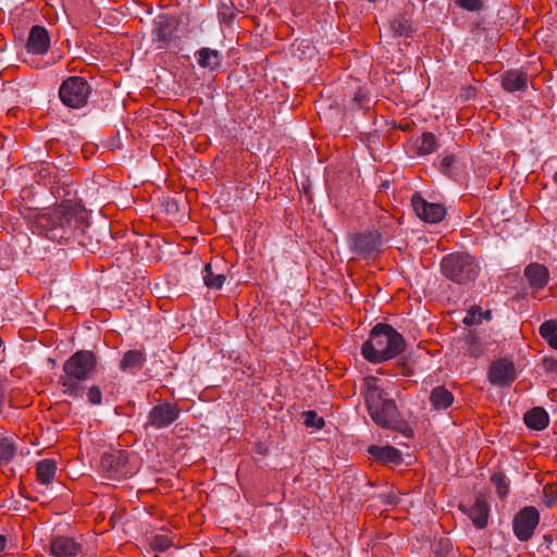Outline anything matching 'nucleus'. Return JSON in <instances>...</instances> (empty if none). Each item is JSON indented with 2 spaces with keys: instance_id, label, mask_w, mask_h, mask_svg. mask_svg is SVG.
<instances>
[{
  "instance_id": "5",
  "label": "nucleus",
  "mask_w": 557,
  "mask_h": 557,
  "mask_svg": "<svg viewBox=\"0 0 557 557\" xmlns=\"http://www.w3.org/2000/svg\"><path fill=\"white\" fill-rule=\"evenodd\" d=\"M441 270L448 280L458 284H467L475 280L479 275L480 267L473 256L457 252L446 255L442 259Z\"/></svg>"
},
{
  "instance_id": "6",
  "label": "nucleus",
  "mask_w": 557,
  "mask_h": 557,
  "mask_svg": "<svg viewBox=\"0 0 557 557\" xmlns=\"http://www.w3.org/2000/svg\"><path fill=\"white\" fill-rule=\"evenodd\" d=\"M90 95V86L78 76H71L65 79L59 89V97L63 104L72 109H79L86 106Z\"/></svg>"
},
{
  "instance_id": "28",
  "label": "nucleus",
  "mask_w": 557,
  "mask_h": 557,
  "mask_svg": "<svg viewBox=\"0 0 557 557\" xmlns=\"http://www.w3.org/2000/svg\"><path fill=\"white\" fill-rule=\"evenodd\" d=\"M418 143V153L421 156L431 154L438 148L437 139L432 133H424Z\"/></svg>"
},
{
  "instance_id": "39",
  "label": "nucleus",
  "mask_w": 557,
  "mask_h": 557,
  "mask_svg": "<svg viewBox=\"0 0 557 557\" xmlns=\"http://www.w3.org/2000/svg\"><path fill=\"white\" fill-rule=\"evenodd\" d=\"M7 539L0 534V554L5 549Z\"/></svg>"
},
{
  "instance_id": "40",
  "label": "nucleus",
  "mask_w": 557,
  "mask_h": 557,
  "mask_svg": "<svg viewBox=\"0 0 557 557\" xmlns=\"http://www.w3.org/2000/svg\"><path fill=\"white\" fill-rule=\"evenodd\" d=\"M433 557H449V556H448V552H444V549H442L441 552H435Z\"/></svg>"
},
{
  "instance_id": "13",
  "label": "nucleus",
  "mask_w": 557,
  "mask_h": 557,
  "mask_svg": "<svg viewBox=\"0 0 557 557\" xmlns=\"http://www.w3.org/2000/svg\"><path fill=\"white\" fill-rule=\"evenodd\" d=\"M50 47V37L42 26H33L26 42V49L33 54H45Z\"/></svg>"
},
{
  "instance_id": "33",
  "label": "nucleus",
  "mask_w": 557,
  "mask_h": 557,
  "mask_svg": "<svg viewBox=\"0 0 557 557\" xmlns=\"http://www.w3.org/2000/svg\"><path fill=\"white\" fill-rule=\"evenodd\" d=\"M492 482L495 485L499 497L503 498V497L507 496L509 490H508V485L505 482V476L502 473L493 474Z\"/></svg>"
},
{
  "instance_id": "18",
  "label": "nucleus",
  "mask_w": 557,
  "mask_h": 557,
  "mask_svg": "<svg viewBox=\"0 0 557 557\" xmlns=\"http://www.w3.org/2000/svg\"><path fill=\"white\" fill-rule=\"evenodd\" d=\"M524 275L532 288L541 289L548 282V270L541 264L532 263L524 270Z\"/></svg>"
},
{
  "instance_id": "22",
  "label": "nucleus",
  "mask_w": 557,
  "mask_h": 557,
  "mask_svg": "<svg viewBox=\"0 0 557 557\" xmlns=\"http://www.w3.org/2000/svg\"><path fill=\"white\" fill-rule=\"evenodd\" d=\"M524 422L529 428L540 431L548 425L549 418L543 408L535 407L525 413Z\"/></svg>"
},
{
  "instance_id": "20",
  "label": "nucleus",
  "mask_w": 557,
  "mask_h": 557,
  "mask_svg": "<svg viewBox=\"0 0 557 557\" xmlns=\"http://www.w3.org/2000/svg\"><path fill=\"white\" fill-rule=\"evenodd\" d=\"M145 361L146 357L144 351L138 349L128 350L124 354L120 362V369L122 371L135 372L144 366Z\"/></svg>"
},
{
  "instance_id": "21",
  "label": "nucleus",
  "mask_w": 557,
  "mask_h": 557,
  "mask_svg": "<svg viewBox=\"0 0 557 557\" xmlns=\"http://www.w3.org/2000/svg\"><path fill=\"white\" fill-rule=\"evenodd\" d=\"M222 63V55L218 50L201 48L198 51V64L210 71L216 70Z\"/></svg>"
},
{
  "instance_id": "26",
  "label": "nucleus",
  "mask_w": 557,
  "mask_h": 557,
  "mask_svg": "<svg viewBox=\"0 0 557 557\" xmlns=\"http://www.w3.org/2000/svg\"><path fill=\"white\" fill-rule=\"evenodd\" d=\"M492 318V313L490 310H482L479 306H472L466 313L463 318V323L466 325H474L480 324L482 321H488Z\"/></svg>"
},
{
  "instance_id": "19",
  "label": "nucleus",
  "mask_w": 557,
  "mask_h": 557,
  "mask_svg": "<svg viewBox=\"0 0 557 557\" xmlns=\"http://www.w3.org/2000/svg\"><path fill=\"white\" fill-rule=\"evenodd\" d=\"M488 505L485 499L476 498L475 503L468 509V516L476 528H484L488 520Z\"/></svg>"
},
{
  "instance_id": "31",
  "label": "nucleus",
  "mask_w": 557,
  "mask_h": 557,
  "mask_svg": "<svg viewBox=\"0 0 557 557\" xmlns=\"http://www.w3.org/2000/svg\"><path fill=\"white\" fill-rule=\"evenodd\" d=\"M14 445L7 438L0 440V459L9 461L14 457Z\"/></svg>"
},
{
  "instance_id": "7",
  "label": "nucleus",
  "mask_w": 557,
  "mask_h": 557,
  "mask_svg": "<svg viewBox=\"0 0 557 557\" xmlns=\"http://www.w3.org/2000/svg\"><path fill=\"white\" fill-rule=\"evenodd\" d=\"M540 521V513L534 507H524L513 518L512 529L520 541H528L532 537Z\"/></svg>"
},
{
  "instance_id": "32",
  "label": "nucleus",
  "mask_w": 557,
  "mask_h": 557,
  "mask_svg": "<svg viewBox=\"0 0 557 557\" xmlns=\"http://www.w3.org/2000/svg\"><path fill=\"white\" fill-rule=\"evenodd\" d=\"M150 546L154 552L162 553L171 546V541L168 536L159 534L152 539Z\"/></svg>"
},
{
  "instance_id": "38",
  "label": "nucleus",
  "mask_w": 557,
  "mask_h": 557,
  "mask_svg": "<svg viewBox=\"0 0 557 557\" xmlns=\"http://www.w3.org/2000/svg\"><path fill=\"white\" fill-rule=\"evenodd\" d=\"M366 98V94L359 89L354 97L355 107L359 108L362 106L363 99Z\"/></svg>"
},
{
  "instance_id": "9",
  "label": "nucleus",
  "mask_w": 557,
  "mask_h": 557,
  "mask_svg": "<svg viewBox=\"0 0 557 557\" xmlns=\"http://www.w3.org/2000/svg\"><path fill=\"white\" fill-rule=\"evenodd\" d=\"M462 350L470 357H481L484 354L494 350L495 342L486 334L469 332L463 337Z\"/></svg>"
},
{
  "instance_id": "10",
  "label": "nucleus",
  "mask_w": 557,
  "mask_h": 557,
  "mask_svg": "<svg viewBox=\"0 0 557 557\" xmlns=\"http://www.w3.org/2000/svg\"><path fill=\"white\" fill-rule=\"evenodd\" d=\"M411 206L416 214L426 223H437L446 213L442 205L428 202L418 194L412 196Z\"/></svg>"
},
{
  "instance_id": "23",
  "label": "nucleus",
  "mask_w": 557,
  "mask_h": 557,
  "mask_svg": "<svg viewBox=\"0 0 557 557\" xmlns=\"http://www.w3.org/2000/svg\"><path fill=\"white\" fill-rule=\"evenodd\" d=\"M430 401L435 409L443 410L453 404L454 396L444 386H436L431 392Z\"/></svg>"
},
{
  "instance_id": "11",
  "label": "nucleus",
  "mask_w": 557,
  "mask_h": 557,
  "mask_svg": "<svg viewBox=\"0 0 557 557\" xmlns=\"http://www.w3.org/2000/svg\"><path fill=\"white\" fill-rule=\"evenodd\" d=\"M516 379L512 362L500 359L492 363L488 371V380L494 385H509Z\"/></svg>"
},
{
  "instance_id": "42",
  "label": "nucleus",
  "mask_w": 557,
  "mask_h": 557,
  "mask_svg": "<svg viewBox=\"0 0 557 557\" xmlns=\"http://www.w3.org/2000/svg\"><path fill=\"white\" fill-rule=\"evenodd\" d=\"M369 2H374L375 0H368Z\"/></svg>"
},
{
  "instance_id": "35",
  "label": "nucleus",
  "mask_w": 557,
  "mask_h": 557,
  "mask_svg": "<svg viewBox=\"0 0 557 557\" xmlns=\"http://www.w3.org/2000/svg\"><path fill=\"white\" fill-rule=\"evenodd\" d=\"M305 424L307 426H314L317 429H321L324 424L322 418L318 417L314 411H308L305 413Z\"/></svg>"
},
{
  "instance_id": "3",
  "label": "nucleus",
  "mask_w": 557,
  "mask_h": 557,
  "mask_svg": "<svg viewBox=\"0 0 557 557\" xmlns=\"http://www.w3.org/2000/svg\"><path fill=\"white\" fill-rule=\"evenodd\" d=\"M405 347L404 337L394 327L380 323L362 344L361 355L372 363H381L398 356Z\"/></svg>"
},
{
  "instance_id": "25",
  "label": "nucleus",
  "mask_w": 557,
  "mask_h": 557,
  "mask_svg": "<svg viewBox=\"0 0 557 557\" xmlns=\"http://www.w3.org/2000/svg\"><path fill=\"white\" fill-rule=\"evenodd\" d=\"M202 278L205 285L211 289L222 288L225 282V276L222 273H214L210 263L205 265L202 270Z\"/></svg>"
},
{
  "instance_id": "34",
  "label": "nucleus",
  "mask_w": 557,
  "mask_h": 557,
  "mask_svg": "<svg viewBox=\"0 0 557 557\" xmlns=\"http://www.w3.org/2000/svg\"><path fill=\"white\" fill-rule=\"evenodd\" d=\"M455 3L469 12H476L483 8V0H456Z\"/></svg>"
},
{
  "instance_id": "8",
  "label": "nucleus",
  "mask_w": 557,
  "mask_h": 557,
  "mask_svg": "<svg viewBox=\"0 0 557 557\" xmlns=\"http://www.w3.org/2000/svg\"><path fill=\"white\" fill-rule=\"evenodd\" d=\"M180 408L170 403H162L154 406L148 416V425L160 430L170 426L180 417Z\"/></svg>"
},
{
  "instance_id": "15",
  "label": "nucleus",
  "mask_w": 557,
  "mask_h": 557,
  "mask_svg": "<svg viewBox=\"0 0 557 557\" xmlns=\"http://www.w3.org/2000/svg\"><path fill=\"white\" fill-rule=\"evenodd\" d=\"M368 453L377 461L384 463L398 465L401 461L400 451L392 446H376L371 445L368 448Z\"/></svg>"
},
{
  "instance_id": "1",
  "label": "nucleus",
  "mask_w": 557,
  "mask_h": 557,
  "mask_svg": "<svg viewBox=\"0 0 557 557\" xmlns=\"http://www.w3.org/2000/svg\"><path fill=\"white\" fill-rule=\"evenodd\" d=\"M86 211L78 203H61L49 212L38 214L34 222L39 234L53 242L75 239L86 227Z\"/></svg>"
},
{
  "instance_id": "16",
  "label": "nucleus",
  "mask_w": 557,
  "mask_h": 557,
  "mask_svg": "<svg viewBox=\"0 0 557 557\" xmlns=\"http://www.w3.org/2000/svg\"><path fill=\"white\" fill-rule=\"evenodd\" d=\"M502 86L509 92L524 90L528 87V76L518 70L508 71L503 75Z\"/></svg>"
},
{
  "instance_id": "29",
  "label": "nucleus",
  "mask_w": 557,
  "mask_h": 557,
  "mask_svg": "<svg viewBox=\"0 0 557 557\" xmlns=\"http://www.w3.org/2000/svg\"><path fill=\"white\" fill-rule=\"evenodd\" d=\"M391 28L398 36H407L411 32V22L406 16H396L391 22Z\"/></svg>"
},
{
  "instance_id": "14",
  "label": "nucleus",
  "mask_w": 557,
  "mask_h": 557,
  "mask_svg": "<svg viewBox=\"0 0 557 557\" xmlns=\"http://www.w3.org/2000/svg\"><path fill=\"white\" fill-rule=\"evenodd\" d=\"M82 546L73 539L60 536L52 540L50 549L55 557H74L81 552Z\"/></svg>"
},
{
  "instance_id": "36",
  "label": "nucleus",
  "mask_w": 557,
  "mask_h": 557,
  "mask_svg": "<svg viewBox=\"0 0 557 557\" xmlns=\"http://www.w3.org/2000/svg\"><path fill=\"white\" fill-rule=\"evenodd\" d=\"M87 398L91 405H100L102 400V393L100 387L92 385L87 392Z\"/></svg>"
},
{
  "instance_id": "2",
  "label": "nucleus",
  "mask_w": 557,
  "mask_h": 557,
  "mask_svg": "<svg viewBox=\"0 0 557 557\" xmlns=\"http://www.w3.org/2000/svg\"><path fill=\"white\" fill-rule=\"evenodd\" d=\"M361 388L373 422L384 429L395 430L409 436L411 431L400 418L396 403L386 392L384 382L375 376H366Z\"/></svg>"
},
{
  "instance_id": "30",
  "label": "nucleus",
  "mask_w": 557,
  "mask_h": 557,
  "mask_svg": "<svg viewBox=\"0 0 557 557\" xmlns=\"http://www.w3.org/2000/svg\"><path fill=\"white\" fill-rule=\"evenodd\" d=\"M543 500L548 507L557 504V483L544 486Z\"/></svg>"
},
{
  "instance_id": "24",
  "label": "nucleus",
  "mask_w": 557,
  "mask_h": 557,
  "mask_svg": "<svg viewBox=\"0 0 557 557\" xmlns=\"http://www.w3.org/2000/svg\"><path fill=\"white\" fill-rule=\"evenodd\" d=\"M57 463L52 459H45L37 463L36 472L40 484L49 485L55 475Z\"/></svg>"
},
{
  "instance_id": "17",
  "label": "nucleus",
  "mask_w": 557,
  "mask_h": 557,
  "mask_svg": "<svg viewBox=\"0 0 557 557\" xmlns=\"http://www.w3.org/2000/svg\"><path fill=\"white\" fill-rule=\"evenodd\" d=\"M152 35L153 40L157 44V48L163 49L169 45V42L172 39L173 26L166 18L160 17L154 22Z\"/></svg>"
},
{
  "instance_id": "37",
  "label": "nucleus",
  "mask_w": 557,
  "mask_h": 557,
  "mask_svg": "<svg viewBox=\"0 0 557 557\" xmlns=\"http://www.w3.org/2000/svg\"><path fill=\"white\" fill-rule=\"evenodd\" d=\"M456 158L453 154H446L442 158L441 166L442 170L447 172L455 164Z\"/></svg>"
},
{
  "instance_id": "27",
  "label": "nucleus",
  "mask_w": 557,
  "mask_h": 557,
  "mask_svg": "<svg viewBox=\"0 0 557 557\" xmlns=\"http://www.w3.org/2000/svg\"><path fill=\"white\" fill-rule=\"evenodd\" d=\"M541 336L548 343V345L557 349V323L554 320L545 321L540 326Z\"/></svg>"
},
{
  "instance_id": "12",
  "label": "nucleus",
  "mask_w": 557,
  "mask_h": 557,
  "mask_svg": "<svg viewBox=\"0 0 557 557\" xmlns=\"http://www.w3.org/2000/svg\"><path fill=\"white\" fill-rule=\"evenodd\" d=\"M381 245V236L376 233L356 234L351 238V248L363 257L372 256Z\"/></svg>"
},
{
  "instance_id": "4",
  "label": "nucleus",
  "mask_w": 557,
  "mask_h": 557,
  "mask_svg": "<svg viewBox=\"0 0 557 557\" xmlns=\"http://www.w3.org/2000/svg\"><path fill=\"white\" fill-rule=\"evenodd\" d=\"M97 358L92 351L78 350L63 363V375L59 383L62 393L72 398H82L84 395V382L95 372Z\"/></svg>"
},
{
  "instance_id": "41",
  "label": "nucleus",
  "mask_w": 557,
  "mask_h": 557,
  "mask_svg": "<svg viewBox=\"0 0 557 557\" xmlns=\"http://www.w3.org/2000/svg\"><path fill=\"white\" fill-rule=\"evenodd\" d=\"M554 182L557 184V172L554 175Z\"/></svg>"
}]
</instances>
